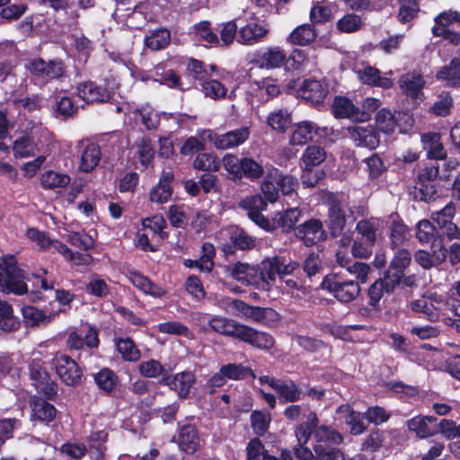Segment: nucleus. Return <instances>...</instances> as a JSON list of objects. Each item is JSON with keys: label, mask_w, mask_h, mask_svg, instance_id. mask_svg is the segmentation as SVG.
<instances>
[{"label": "nucleus", "mask_w": 460, "mask_h": 460, "mask_svg": "<svg viewBox=\"0 0 460 460\" xmlns=\"http://www.w3.org/2000/svg\"><path fill=\"white\" fill-rule=\"evenodd\" d=\"M327 93V88L318 80H305L298 89L299 95L314 104L322 102Z\"/></svg>", "instance_id": "nucleus-26"}, {"label": "nucleus", "mask_w": 460, "mask_h": 460, "mask_svg": "<svg viewBox=\"0 0 460 460\" xmlns=\"http://www.w3.org/2000/svg\"><path fill=\"white\" fill-rule=\"evenodd\" d=\"M390 238L393 246L403 244L410 238V230L402 222L394 220Z\"/></svg>", "instance_id": "nucleus-61"}, {"label": "nucleus", "mask_w": 460, "mask_h": 460, "mask_svg": "<svg viewBox=\"0 0 460 460\" xmlns=\"http://www.w3.org/2000/svg\"><path fill=\"white\" fill-rule=\"evenodd\" d=\"M193 167L201 171L217 172L220 168V160L214 154L202 153L194 159Z\"/></svg>", "instance_id": "nucleus-53"}, {"label": "nucleus", "mask_w": 460, "mask_h": 460, "mask_svg": "<svg viewBox=\"0 0 460 460\" xmlns=\"http://www.w3.org/2000/svg\"><path fill=\"white\" fill-rule=\"evenodd\" d=\"M346 225L344 206L340 201H333L328 210L327 226L331 234L337 236L341 234Z\"/></svg>", "instance_id": "nucleus-27"}, {"label": "nucleus", "mask_w": 460, "mask_h": 460, "mask_svg": "<svg viewBox=\"0 0 460 460\" xmlns=\"http://www.w3.org/2000/svg\"><path fill=\"white\" fill-rule=\"evenodd\" d=\"M296 235L304 241L306 246H311L326 238L323 224L319 219L312 218L299 225Z\"/></svg>", "instance_id": "nucleus-11"}, {"label": "nucleus", "mask_w": 460, "mask_h": 460, "mask_svg": "<svg viewBox=\"0 0 460 460\" xmlns=\"http://www.w3.org/2000/svg\"><path fill=\"white\" fill-rule=\"evenodd\" d=\"M60 312L61 310L44 312L31 305L23 306L22 309L23 318L26 323L31 327L49 324Z\"/></svg>", "instance_id": "nucleus-25"}, {"label": "nucleus", "mask_w": 460, "mask_h": 460, "mask_svg": "<svg viewBox=\"0 0 460 460\" xmlns=\"http://www.w3.org/2000/svg\"><path fill=\"white\" fill-rule=\"evenodd\" d=\"M251 91L255 93L262 101H267L269 98L279 94V87L274 79L264 78L253 82L251 84Z\"/></svg>", "instance_id": "nucleus-38"}, {"label": "nucleus", "mask_w": 460, "mask_h": 460, "mask_svg": "<svg viewBox=\"0 0 460 460\" xmlns=\"http://www.w3.org/2000/svg\"><path fill=\"white\" fill-rule=\"evenodd\" d=\"M375 121L377 128L386 135L394 133L396 128L395 113L387 109L378 111Z\"/></svg>", "instance_id": "nucleus-49"}, {"label": "nucleus", "mask_w": 460, "mask_h": 460, "mask_svg": "<svg viewBox=\"0 0 460 460\" xmlns=\"http://www.w3.org/2000/svg\"><path fill=\"white\" fill-rule=\"evenodd\" d=\"M416 238L420 243H432V248L436 247L435 242L438 237V231L428 219H422L416 225Z\"/></svg>", "instance_id": "nucleus-41"}, {"label": "nucleus", "mask_w": 460, "mask_h": 460, "mask_svg": "<svg viewBox=\"0 0 460 460\" xmlns=\"http://www.w3.org/2000/svg\"><path fill=\"white\" fill-rule=\"evenodd\" d=\"M421 142L424 149L428 150V156L431 159H443L446 156L443 146L440 142V135L427 133L422 135Z\"/></svg>", "instance_id": "nucleus-39"}, {"label": "nucleus", "mask_w": 460, "mask_h": 460, "mask_svg": "<svg viewBox=\"0 0 460 460\" xmlns=\"http://www.w3.org/2000/svg\"><path fill=\"white\" fill-rule=\"evenodd\" d=\"M433 249V254L420 250L415 253L414 259L423 269H430L431 267L439 265L442 263L447 256V250L442 245H439L438 250L436 247Z\"/></svg>", "instance_id": "nucleus-34"}, {"label": "nucleus", "mask_w": 460, "mask_h": 460, "mask_svg": "<svg viewBox=\"0 0 460 460\" xmlns=\"http://www.w3.org/2000/svg\"><path fill=\"white\" fill-rule=\"evenodd\" d=\"M301 216L302 212L298 208H290L276 212L272 215L271 219H269V228L263 229L269 232L281 229L283 233H289L295 228Z\"/></svg>", "instance_id": "nucleus-9"}, {"label": "nucleus", "mask_w": 460, "mask_h": 460, "mask_svg": "<svg viewBox=\"0 0 460 460\" xmlns=\"http://www.w3.org/2000/svg\"><path fill=\"white\" fill-rule=\"evenodd\" d=\"M71 182L68 174L54 170L44 172L40 175V185L45 190H51L57 192L67 187Z\"/></svg>", "instance_id": "nucleus-30"}, {"label": "nucleus", "mask_w": 460, "mask_h": 460, "mask_svg": "<svg viewBox=\"0 0 460 460\" xmlns=\"http://www.w3.org/2000/svg\"><path fill=\"white\" fill-rule=\"evenodd\" d=\"M241 318L259 323L270 324L279 320V314L271 308L252 306L247 304Z\"/></svg>", "instance_id": "nucleus-31"}, {"label": "nucleus", "mask_w": 460, "mask_h": 460, "mask_svg": "<svg viewBox=\"0 0 460 460\" xmlns=\"http://www.w3.org/2000/svg\"><path fill=\"white\" fill-rule=\"evenodd\" d=\"M116 348L123 359L128 361H136L140 358V352L134 344L133 341L126 339H118L116 341Z\"/></svg>", "instance_id": "nucleus-56"}, {"label": "nucleus", "mask_w": 460, "mask_h": 460, "mask_svg": "<svg viewBox=\"0 0 460 460\" xmlns=\"http://www.w3.org/2000/svg\"><path fill=\"white\" fill-rule=\"evenodd\" d=\"M339 420H343L349 426V431L353 435H360L366 429L363 419L364 414L359 411H354L349 404L341 405L336 411Z\"/></svg>", "instance_id": "nucleus-19"}, {"label": "nucleus", "mask_w": 460, "mask_h": 460, "mask_svg": "<svg viewBox=\"0 0 460 460\" xmlns=\"http://www.w3.org/2000/svg\"><path fill=\"white\" fill-rule=\"evenodd\" d=\"M436 418L430 416H416L407 421V428L414 432L417 437L425 438L433 435V430L429 427V422H434Z\"/></svg>", "instance_id": "nucleus-43"}, {"label": "nucleus", "mask_w": 460, "mask_h": 460, "mask_svg": "<svg viewBox=\"0 0 460 460\" xmlns=\"http://www.w3.org/2000/svg\"><path fill=\"white\" fill-rule=\"evenodd\" d=\"M330 292L341 302L354 300L360 292L358 284L353 280L324 282Z\"/></svg>", "instance_id": "nucleus-18"}, {"label": "nucleus", "mask_w": 460, "mask_h": 460, "mask_svg": "<svg viewBox=\"0 0 460 460\" xmlns=\"http://www.w3.org/2000/svg\"><path fill=\"white\" fill-rule=\"evenodd\" d=\"M128 279L134 287L151 296L162 297L166 294V290L164 288L155 285L148 278L138 272H129Z\"/></svg>", "instance_id": "nucleus-29"}, {"label": "nucleus", "mask_w": 460, "mask_h": 460, "mask_svg": "<svg viewBox=\"0 0 460 460\" xmlns=\"http://www.w3.org/2000/svg\"><path fill=\"white\" fill-rule=\"evenodd\" d=\"M275 391L288 402H296L300 399V391L293 382L279 381Z\"/></svg>", "instance_id": "nucleus-63"}, {"label": "nucleus", "mask_w": 460, "mask_h": 460, "mask_svg": "<svg viewBox=\"0 0 460 460\" xmlns=\"http://www.w3.org/2000/svg\"><path fill=\"white\" fill-rule=\"evenodd\" d=\"M239 207L248 212V217L257 226L269 228V219L261 212L266 210L267 203L261 195L246 197L239 202Z\"/></svg>", "instance_id": "nucleus-10"}, {"label": "nucleus", "mask_w": 460, "mask_h": 460, "mask_svg": "<svg viewBox=\"0 0 460 460\" xmlns=\"http://www.w3.org/2000/svg\"><path fill=\"white\" fill-rule=\"evenodd\" d=\"M251 423L257 435H263L270 423V415L267 411H254L251 414Z\"/></svg>", "instance_id": "nucleus-62"}, {"label": "nucleus", "mask_w": 460, "mask_h": 460, "mask_svg": "<svg viewBox=\"0 0 460 460\" xmlns=\"http://www.w3.org/2000/svg\"><path fill=\"white\" fill-rule=\"evenodd\" d=\"M270 177L276 181L283 194L288 195L295 191L297 187V181L291 175L282 174L278 170H274Z\"/></svg>", "instance_id": "nucleus-60"}, {"label": "nucleus", "mask_w": 460, "mask_h": 460, "mask_svg": "<svg viewBox=\"0 0 460 460\" xmlns=\"http://www.w3.org/2000/svg\"><path fill=\"white\" fill-rule=\"evenodd\" d=\"M77 107L71 97L66 95L58 96L55 103L56 116L61 119H67L75 114Z\"/></svg>", "instance_id": "nucleus-54"}, {"label": "nucleus", "mask_w": 460, "mask_h": 460, "mask_svg": "<svg viewBox=\"0 0 460 460\" xmlns=\"http://www.w3.org/2000/svg\"><path fill=\"white\" fill-rule=\"evenodd\" d=\"M269 30L256 22H250L238 31L237 41L243 45H253L261 41Z\"/></svg>", "instance_id": "nucleus-28"}, {"label": "nucleus", "mask_w": 460, "mask_h": 460, "mask_svg": "<svg viewBox=\"0 0 460 460\" xmlns=\"http://www.w3.org/2000/svg\"><path fill=\"white\" fill-rule=\"evenodd\" d=\"M297 267V263H286L277 256L264 259L257 265L256 288L275 292L279 281L292 274Z\"/></svg>", "instance_id": "nucleus-1"}, {"label": "nucleus", "mask_w": 460, "mask_h": 460, "mask_svg": "<svg viewBox=\"0 0 460 460\" xmlns=\"http://www.w3.org/2000/svg\"><path fill=\"white\" fill-rule=\"evenodd\" d=\"M385 221L380 217H370L359 220L356 231L361 239L368 244H375L385 230Z\"/></svg>", "instance_id": "nucleus-14"}, {"label": "nucleus", "mask_w": 460, "mask_h": 460, "mask_svg": "<svg viewBox=\"0 0 460 460\" xmlns=\"http://www.w3.org/2000/svg\"><path fill=\"white\" fill-rule=\"evenodd\" d=\"M54 366L59 378L67 385H75L80 382L82 372L76 362L66 355L57 356Z\"/></svg>", "instance_id": "nucleus-6"}, {"label": "nucleus", "mask_w": 460, "mask_h": 460, "mask_svg": "<svg viewBox=\"0 0 460 460\" xmlns=\"http://www.w3.org/2000/svg\"><path fill=\"white\" fill-rule=\"evenodd\" d=\"M77 94L80 99L88 103L103 102L111 98L110 92L105 87L93 82L80 84L77 88Z\"/></svg>", "instance_id": "nucleus-24"}, {"label": "nucleus", "mask_w": 460, "mask_h": 460, "mask_svg": "<svg viewBox=\"0 0 460 460\" xmlns=\"http://www.w3.org/2000/svg\"><path fill=\"white\" fill-rule=\"evenodd\" d=\"M195 40L204 44H217L219 40L214 33L208 22H200L192 27Z\"/></svg>", "instance_id": "nucleus-51"}, {"label": "nucleus", "mask_w": 460, "mask_h": 460, "mask_svg": "<svg viewBox=\"0 0 460 460\" xmlns=\"http://www.w3.org/2000/svg\"><path fill=\"white\" fill-rule=\"evenodd\" d=\"M349 137L358 146L375 149L379 144V137L371 126L355 125L347 128Z\"/></svg>", "instance_id": "nucleus-16"}, {"label": "nucleus", "mask_w": 460, "mask_h": 460, "mask_svg": "<svg viewBox=\"0 0 460 460\" xmlns=\"http://www.w3.org/2000/svg\"><path fill=\"white\" fill-rule=\"evenodd\" d=\"M171 40L170 32L167 30H158L154 31L145 40L146 46L153 50H158L165 48Z\"/></svg>", "instance_id": "nucleus-58"}, {"label": "nucleus", "mask_w": 460, "mask_h": 460, "mask_svg": "<svg viewBox=\"0 0 460 460\" xmlns=\"http://www.w3.org/2000/svg\"><path fill=\"white\" fill-rule=\"evenodd\" d=\"M3 272L0 274V291L21 296L28 291L24 272L17 266L13 256L4 258Z\"/></svg>", "instance_id": "nucleus-2"}, {"label": "nucleus", "mask_w": 460, "mask_h": 460, "mask_svg": "<svg viewBox=\"0 0 460 460\" xmlns=\"http://www.w3.org/2000/svg\"><path fill=\"white\" fill-rule=\"evenodd\" d=\"M238 340L262 350L270 349L275 344L274 338L268 332L257 331L244 324L239 331Z\"/></svg>", "instance_id": "nucleus-13"}, {"label": "nucleus", "mask_w": 460, "mask_h": 460, "mask_svg": "<svg viewBox=\"0 0 460 460\" xmlns=\"http://www.w3.org/2000/svg\"><path fill=\"white\" fill-rule=\"evenodd\" d=\"M178 443L182 451L188 454L195 452L199 447V438L195 427L183 426L179 432Z\"/></svg>", "instance_id": "nucleus-33"}, {"label": "nucleus", "mask_w": 460, "mask_h": 460, "mask_svg": "<svg viewBox=\"0 0 460 460\" xmlns=\"http://www.w3.org/2000/svg\"><path fill=\"white\" fill-rule=\"evenodd\" d=\"M82 146L79 169L84 172H92L101 160V150L97 144L92 142H79Z\"/></svg>", "instance_id": "nucleus-23"}, {"label": "nucleus", "mask_w": 460, "mask_h": 460, "mask_svg": "<svg viewBox=\"0 0 460 460\" xmlns=\"http://www.w3.org/2000/svg\"><path fill=\"white\" fill-rule=\"evenodd\" d=\"M330 132H332V128H321L313 121L303 120L292 126L289 144L291 146H305L313 141L314 137H326Z\"/></svg>", "instance_id": "nucleus-5"}, {"label": "nucleus", "mask_w": 460, "mask_h": 460, "mask_svg": "<svg viewBox=\"0 0 460 460\" xmlns=\"http://www.w3.org/2000/svg\"><path fill=\"white\" fill-rule=\"evenodd\" d=\"M318 460H344L343 453L331 447H324L323 444H316L314 447Z\"/></svg>", "instance_id": "nucleus-64"}, {"label": "nucleus", "mask_w": 460, "mask_h": 460, "mask_svg": "<svg viewBox=\"0 0 460 460\" xmlns=\"http://www.w3.org/2000/svg\"><path fill=\"white\" fill-rule=\"evenodd\" d=\"M29 69L34 75L49 79L60 77L64 73V67L61 62H46L43 59L31 61L29 65Z\"/></svg>", "instance_id": "nucleus-22"}, {"label": "nucleus", "mask_w": 460, "mask_h": 460, "mask_svg": "<svg viewBox=\"0 0 460 460\" xmlns=\"http://www.w3.org/2000/svg\"><path fill=\"white\" fill-rule=\"evenodd\" d=\"M399 283V275L395 276V279L385 277L384 279L375 281L369 288V304L373 307H376L385 292L392 291L395 285Z\"/></svg>", "instance_id": "nucleus-32"}, {"label": "nucleus", "mask_w": 460, "mask_h": 460, "mask_svg": "<svg viewBox=\"0 0 460 460\" xmlns=\"http://www.w3.org/2000/svg\"><path fill=\"white\" fill-rule=\"evenodd\" d=\"M31 406L32 420L51 421L56 416L55 407L42 399H34Z\"/></svg>", "instance_id": "nucleus-37"}, {"label": "nucleus", "mask_w": 460, "mask_h": 460, "mask_svg": "<svg viewBox=\"0 0 460 460\" xmlns=\"http://www.w3.org/2000/svg\"><path fill=\"white\" fill-rule=\"evenodd\" d=\"M332 110L336 118L357 121L358 107L346 97H335L332 102Z\"/></svg>", "instance_id": "nucleus-35"}, {"label": "nucleus", "mask_w": 460, "mask_h": 460, "mask_svg": "<svg viewBox=\"0 0 460 460\" xmlns=\"http://www.w3.org/2000/svg\"><path fill=\"white\" fill-rule=\"evenodd\" d=\"M268 126L274 131L284 133L291 124V115L287 110H277L267 117Z\"/></svg>", "instance_id": "nucleus-42"}, {"label": "nucleus", "mask_w": 460, "mask_h": 460, "mask_svg": "<svg viewBox=\"0 0 460 460\" xmlns=\"http://www.w3.org/2000/svg\"><path fill=\"white\" fill-rule=\"evenodd\" d=\"M326 158L325 150L319 146H307L301 157V167H316Z\"/></svg>", "instance_id": "nucleus-45"}, {"label": "nucleus", "mask_w": 460, "mask_h": 460, "mask_svg": "<svg viewBox=\"0 0 460 460\" xmlns=\"http://www.w3.org/2000/svg\"><path fill=\"white\" fill-rule=\"evenodd\" d=\"M199 137L213 142L217 149H230L243 145L249 138L250 128L242 127L222 135H217L211 129H202Z\"/></svg>", "instance_id": "nucleus-4"}, {"label": "nucleus", "mask_w": 460, "mask_h": 460, "mask_svg": "<svg viewBox=\"0 0 460 460\" xmlns=\"http://www.w3.org/2000/svg\"><path fill=\"white\" fill-rule=\"evenodd\" d=\"M161 383L176 392L180 398H186L195 383V376L190 371H183L163 377Z\"/></svg>", "instance_id": "nucleus-15"}, {"label": "nucleus", "mask_w": 460, "mask_h": 460, "mask_svg": "<svg viewBox=\"0 0 460 460\" xmlns=\"http://www.w3.org/2000/svg\"><path fill=\"white\" fill-rule=\"evenodd\" d=\"M107 439V433L104 430H99L92 433L89 438L90 456L94 460H101L103 457L105 447L102 444Z\"/></svg>", "instance_id": "nucleus-55"}, {"label": "nucleus", "mask_w": 460, "mask_h": 460, "mask_svg": "<svg viewBox=\"0 0 460 460\" xmlns=\"http://www.w3.org/2000/svg\"><path fill=\"white\" fill-rule=\"evenodd\" d=\"M29 369L31 379L39 391L49 396L56 393V385L43 367L40 358H33L29 365Z\"/></svg>", "instance_id": "nucleus-8"}, {"label": "nucleus", "mask_w": 460, "mask_h": 460, "mask_svg": "<svg viewBox=\"0 0 460 460\" xmlns=\"http://www.w3.org/2000/svg\"><path fill=\"white\" fill-rule=\"evenodd\" d=\"M316 425V414L311 412L307 417L306 422L296 427L295 434L298 446H305L308 442L313 431L314 432Z\"/></svg>", "instance_id": "nucleus-50"}, {"label": "nucleus", "mask_w": 460, "mask_h": 460, "mask_svg": "<svg viewBox=\"0 0 460 460\" xmlns=\"http://www.w3.org/2000/svg\"><path fill=\"white\" fill-rule=\"evenodd\" d=\"M94 381L100 389L111 392L117 384L118 378L113 371L109 368H102L94 375Z\"/></svg>", "instance_id": "nucleus-59"}, {"label": "nucleus", "mask_w": 460, "mask_h": 460, "mask_svg": "<svg viewBox=\"0 0 460 460\" xmlns=\"http://www.w3.org/2000/svg\"><path fill=\"white\" fill-rule=\"evenodd\" d=\"M437 77L447 82V84L452 87L460 86V62L452 60L448 66L443 67L438 74Z\"/></svg>", "instance_id": "nucleus-47"}, {"label": "nucleus", "mask_w": 460, "mask_h": 460, "mask_svg": "<svg viewBox=\"0 0 460 460\" xmlns=\"http://www.w3.org/2000/svg\"><path fill=\"white\" fill-rule=\"evenodd\" d=\"M142 226L145 229H149L153 236L152 238H156L158 241L164 240L167 234L164 232V229L166 226V222L163 216L155 215L152 217H146L142 220Z\"/></svg>", "instance_id": "nucleus-52"}, {"label": "nucleus", "mask_w": 460, "mask_h": 460, "mask_svg": "<svg viewBox=\"0 0 460 460\" xmlns=\"http://www.w3.org/2000/svg\"><path fill=\"white\" fill-rule=\"evenodd\" d=\"M226 273L234 279L256 288L257 266L236 262L226 268Z\"/></svg>", "instance_id": "nucleus-21"}, {"label": "nucleus", "mask_w": 460, "mask_h": 460, "mask_svg": "<svg viewBox=\"0 0 460 460\" xmlns=\"http://www.w3.org/2000/svg\"><path fill=\"white\" fill-rule=\"evenodd\" d=\"M36 150V145L33 139L23 135L17 137L13 144V155L16 158H25L33 155Z\"/></svg>", "instance_id": "nucleus-48"}, {"label": "nucleus", "mask_w": 460, "mask_h": 460, "mask_svg": "<svg viewBox=\"0 0 460 460\" xmlns=\"http://www.w3.org/2000/svg\"><path fill=\"white\" fill-rule=\"evenodd\" d=\"M314 438L316 444H323L324 447L339 445L343 440L340 433L323 425L315 427Z\"/></svg>", "instance_id": "nucleus-46"}, {"label": "nucleus", "mask_w": 460, "mask_h": 460, "mask_svg": "<svg viewBox=\"0 0 460 460\" xmlns=\"http://www.w3.org/2000/svg\"><path fill=\"white\" fill-rule=\"evenodd\" d=\"M20 322L13 314L12 305L0 299V330L11 332L18 330Z\"/></svg>", "instance_id": "nucleus-36"}, {"label": "nucleus", "mask_w": 460, "mask_h": 460, "mask_svg": "<svg viewBox=\"0 0 460 460\" xmlns=\"http://www.w3.org/2000/svg\"><path fill=\"white\" fill-rule=\"evenodd\" d=\"M356 73L359 81L365 84L384 89L392 88L394 85V82L387 76V73L382 75L381 72L374 66H367L357 69Z\"/></svg>", "instance_id": "nucleus-20"}, {"label": "nucleus", "mask_w": 460, "mask_h": 460, "mask_svg": "<svg viewBox=\"0 0 460 460\" xmlns=\"http://www.w3.org/2000/svg\"><path fill=\"white\" fill-rule=\"evenodd\" d=\"M198 321L205 322L208 320V326L211 330L238 339L239 331L242 328L241 323L233 319H228L221 316H208L206 314H198Z\"/></svg>", "instance_id": "nucleus-12"}, {"label": "nucleus", "mask_w": 460, "mask_h": 460, "mask_svg": "<svg viewBox=\"0 0 460 460\" xmlns=\"http://www.w3.org/2000/svg\"><path fill=\"white\" fill-rule=\"evenodd\" d=\"M172 172L164 171L158 183L149 191V200L156 204L168 202L172 195Z\"/></svg>", "instance_id": "nucleus-17"}, {"label": "nucleus", "mask_w": 460, "mask_h": 460, "mask_svg": "<svg viewBox=\"0 0 460 460\" xmlns=\"http://www.w3.org/2000/svg\"><path fill=\"white\" fill-rule=\"evenodd\" d=\"M286 53L279 47L268 49L261 57V66L270 68H279L286 61Z\"/></svg>", "instance_id": "nucleus-44"}, {"label": "nucleus", "mask_w": 460, "mask_h": 460, "mask_svg": "<svg viewBox=\"0 0 460 460\" xmlns=\"http://www.w3.org/2000/svg\"><path fill=\"white\" fill-rule=\"evenodd\" d=\"M222 164L226 171L234 179L246 177L250 180H257L263 175L262 165L257 161L249 158H238L233 154H226L222 158Z\"/></svg>", "instance_id": "nucleus-3"}, {"label": "nucleus", "mask_w": 460, "mask_h": 460, "mask_svg": "<svg viewBox=\"0 0 460 460\" xmlns=\"http://www.w3.org/2000/svg\"><path fill=\"white\" fill-rule=\"evenodd\" d=\"M425 84L423 76L414 72L402 75L398 81L401 92L416 102L424 99L423 88Z\"/></svg>", "instance_id": "nucleus-7"}, {"label": "nucleus", "mask_w": 460, "mask_h": 460, "mask_svg": "<svg viewBox=\"0 0 460 460\" xmlns=\"http://www.w3.org/2000/svg\"><path fill=\"white\" fill-rule=\"evenodd\" d=\"M221 373L225 376L226 379L240 380L251 375L253 378L255 375L252 369L242 365L226 364L220 367Z\"/></svg>", "instance_id": "nucleus-57"}, {"label": "nucleus", "mask_w": 460, "mask_h": 460, "mask_svg": "<svg viewBox=\"0 0 460 460\" xmlns=\"http://www.w3.org/2000/svg\"><path fill=\"white\" fill-rule=\"evenodd\" d=\"M314 27L310 24H303L296 27L288 36V41L296 45H308L316 38Z\"/></svg>", "instance_id": "nucleus-40"}]
</instances>
